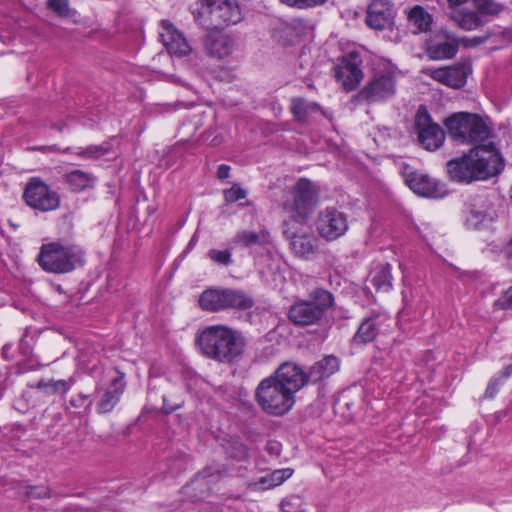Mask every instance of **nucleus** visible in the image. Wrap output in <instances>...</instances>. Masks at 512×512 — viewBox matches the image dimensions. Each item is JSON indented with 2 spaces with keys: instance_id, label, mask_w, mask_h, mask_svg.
I'll use <instances>...</instances> for the list:
<instances>
[{
  "instance_id": "nucleus-1",
  "label": "nucleus",
  "mask_w": 512,
  "mask_h": 512,
  "mask_svg": "<svg viewBox=\"0 0 512 512\" xmlns=\"http://www.w3.org/2000/svg\"><path fill=\"white\" fill-rule=\"evenodd\" d=\"M449 178L457 183H471L496 176L504 169V159L493 142L474 146L468 153L447 162Z\"/></svg>"
},
{
  "instance_id": "nucleus-2",
  "label": "nucleus",
  "mask_w": 512,
  "mask_h": 512,
  "mask_svg": "<svg viewBox=\"0 0 512 512\" xmlns=\"http://www.w3.org/2000/svg\"><path fill=\"white\" fill-rule=\"evenodd\" d=\"M196 342L206 357L224 364L238 362L246 348L242 333L226 325L206 327L197 335Z\"/></svg>"
},
{
  "instance_id": "nucleus-3",
  "label": "nucleus",
  "mask_w": 512,
  "mask_h": 512,
  "mask_svg": "<svg viewBox=\"0 0 512 512\" xmlns=\"http://www.w3.org/2000/svg\"><path fill=\"white\" fill-rule=\"evenodd\" d=\"M36 261L46 273L70 274L86 265V251L76 243L58 239L42 244Z\"/></svg>"
},
{
  "instance_id": "nucleus-4",
  "label": "nucleus",
  "mask_w": 512,
  "mask_h": 512,
  "mask_svg": "<svg viewBox=\"0 0 512 512\" xmlns=\"http://www.w3.org/2000/svg\"><path fill=\"white\" fill-rule=\"evenodd\" d=\"M335 303L334 295L324 289L315 288L307 300H297L287 313L291 323L300 327L321 325L326 320V314Z\"/></svg>"
},
{
  "instance_id": "nucleus-5",
  "label": "nucleus",
  "mask_w": 512,
  "mask_h": 512,
  "mask_svg": "<svg viewBox=\"0 0 512 512\" xmlns=\"http://www.w3.org/2000/svg\"><path fill=\"white\" fill-rule=\"evenodd\" d=\"M319 201L318 185L309 178H299L291 187L290 196L283 203V208L289 215L285 221L307 224L319 205Z\"/></svg>"
},
{
  "instance_id": "nucleus-6",
  "label": "nucleus",
  "mask_w": 512,
  "mask_h": 512,
  "mask_svg": "<svg viewBox=\"0 0 512 512\" xmlns=\"http://www.w3.org/2000/svg\"><path fill=\"white\" fill-rule=\"evenodd\" d=\"M192 14L207 29H223L242 18L237 0H199Z\"/></svg>"
},
{
  "instance_id": "nucleus-7",
  "label": "nucleus",
  "mask_w": 512,
  "mask_h": 512,
  "mask_svg": "<svg viewBox=\"0 0 512 512\" xmlns=\"http://www.w3.org/2000/svg\"><path fill=\"white\" fill-rule=\"evenodd\" d=\"M254 398L264 413L275 417L286 415L295 404V396L291 391L271 376L259 382Z\"/></svg>"
},
{
  "instance_id": "nucleus-8",
  "label": "nucleus",
  "mask_w": 512,
  "mask_h": 512,
  "mask_svg": "<svg viewBox=\"0 0 512 512\" xmlns=\"http://www.w3.org/2000/svg\"><path fill=\"white\" fill-rule=\"evenodd\" d=\"M201 310L217 313L227 310L246 311L255 305L254 299L245 291L225 287H209L199 296Z\"/></svg>"
},
{
  "instance_id": "nucleus-9",
  "label": "nucleus",
  "mask_w": 512,
  "mask_h": 512,
  "mask_svg": "<svg viewBox=\"0 0 512 512\" xmlns=\"http://www.w3.org/2000/svg\"><path fill=\"white\" fill-rule=\"evenodd\" d=\"M449 136L461 144H473L486 140L489 128L481 116L468 112L454 113L445 119Z\"/></svg>"
},
{
  "instance_id": "nucleus-10",
  "label": "nucleus",
  "mask_w": 512,
  "mask_h": 512,
  "mask_svg": "<svg viewBox=\"0 0 512 512\" xmlns=\"http://www.w3.org/2000/svg\"><path fill=\"white\" fill-rule=\"evenodd\" d=\"M492 198L486 193L467 197L463 205L462 216L468 229H485L498 218Z\"/></svg>"
},
{
  "instance_id": "nucleus-11",
  "label": "nucleus",
  "mask_w": 512,
  "mask_h": 512,
  "mask_svg": "<svg viewBox=\"0 0 512 512\" xmlns=\"http://www.w3.org/2000/svg\"><path fill=\"white\" fill-rule=\"evenodd\" d=\"M22 200L31 209L37 212H50L59 208L60 195L40 177L28 179Z\"/></svg>"
},
{
  "instance_id": "nucleus-12",
  "label": "nucleus",
  "mask_w": 512,
  "mask_h": 512,
  "mask_svg": "<svg viewBox=\"0 0 512 512\" xmlns=\"http://www.w3.org/2000/svg\"><path fill=\"white\" fill-rule=\"evenodd\" d=\"M227 474L228 470L223 464L207 465L181 488V494L191 502L203 500L210 494L211 486Z\"/></svg>"
},
{
  "instance_id": "nucleus-13",
  "label": "nucleus",
  "mask_w": 512,
  "mask_h": 512,
  "mask_svg": "<svg viewBox=\"0 0 512 512\" xmlns=\"http://www.w3.org/2000/svg\"><path fill=\"white\" fill-rule=\"evenodd\" d=\"M399 172L405 184L419 196L439 199L448 193L444 183L416 170L410 164L402 163Z\"/></svg>"
},
{
  "instance_id": "nucleus-14",
  "label": "nucleus",
  "mask_w": 512,
  "mask_h": 512,
  "mask_svg": "<svg viewBox=\"0 0 512 512\" xmlns=\"http://www.w3.org/2000/svg\"><path fill=\"white\" fill-rule=\"evenodd\" d=\"M396 79L389 70L376 71L366 85L355 95L358 102L367 104L384 102L394 96Z\"/></svg>"
},
{
  "instance_id": "nucleus-15",
  "label": "nucleus",
  "mask_w": 512,
  "mask_h": 512,
  "mask_svg": "<svg viewBox=\"0 0 512 512\" xmlns=\"http://www.w3.org/2000/svg\"><path fill=\"white\" fill-rule=\"evenodd\" d=\"M414 129L419 143L426 150L436 151L443 146L445 132L439 124L432 121L426 105H419L414 117Z\"/></svg>"
},
{
  "instance_id": "nucleus-16",
  "label": "nucleus",
  "mask_w": 512,
  "mask_h": 512,
  "mask_svg": "<svg viewBox=\"0 0 512 512\" xmlns=\"http://www.w3.org/2000/svg\"><path fill=\"white\" fill-rule=\"evenodd\" d=\"M362 63L361 53L353 50L342 56L334 66V77L346 92L354 91L361 83L364 77Z\"/></svg>"
},
{
  "instance_id": "nucleus-17",
  "label": "nucleus",
  "mask_w": 512,
  "mask_h": 512,
  "mask_svg": "<svg viewBox=\"0 0 512 512\" xmlns=\"http://www.w3.org/2000/svg\"><path fill=\"white\" fill-rule=\"evenodd\" d=\"M307 224L284 221L283 235L290 241L294 254L303 259H311L318 251L317 239L305 231Z\"/></svg>"
},
{
  "instance_id": "nucleus-18",
  "label": "nucleus",
  "mask_w": 512,
  "mask_h": 512,
  "mask_svg": "<svg viewBox=\"0 0 512 512\" xmlns=\"http://www.w3.org/2000/svg\"><path fill=\"white\" fill-rule=\"evenodd\" d=\"M316 231L318 235L328 241L342 237L348 230V218L344 212L334 207H326L317 216Z\"/></svg>"
},
{
  "instance_id": "nucleus-19",
  "label": "nucleus",
  "mask_w": 512,
  "mask_h": 512,
  "mask_svg": "<svg viewBox=\"0 0 512 512\" xmlns=\"http://www.w3.org/2000/svg\"><path fill=\"white\" fill-rule=\"evenodd\" d=\"M422 73L445 86L460 89L466 85L472 65L470 61H459L450 66L425 68Z\"/></svg>"
},
{
  "instance_id": "nucleus-20",
  "label": "nucleus",
  "mask_w": 512,
  "mask_h": 512,
  "mask_svg": "<svg viewBox=\"0 0 512 512\" xmlns=\"http://www.w3.org/2000/svg\"><path fill=\"white\" fill-rule=\"evenodd\" d=\"M459 50V38L448 31H439L425 42V54L430 60H449Z\"/></svg>"
},
{
  "instance_id": "nucleus-21",
  "label": "nucleus",
  "mask_w": 512,
  "mask_h": 512,
  "mask_svg": "<svg viewBox=\"0 0 512 512\" xmlns=\"http://www.w3.org/2000/svg\"><path fill=\"white\" fill-rule=\"evenodd\" d=\"M270 376L274 377L278 383H283L284 387L289 389L294 396L309 383L306 371L294 362L282 363Z\"/></svg>"
},
{
  "instance_id": "nucleus-22",
  "label": "nucleus",
  "mask_w": 512,
  "mask_h": 512,
  "mask_svg": "<svg viewBox=\"0 0 512 512\" xmlns=\"http://www.w3.org/2000/svg\"><path fill=\"white\" fill-rule=\"evenodd\" d=\"M159 36L169 54L183 57L191 52V47L185 37L169 20L161 21Z\"/></svg>"
},
{
  "instance_id": "nucleus-23",
  "label": "nucleus",
  "mask_w": 512,
  "mask_h": 512,
  "mask_svg": "<svg viewBox=\"0 0 512 512\" xmlns=\"http://www.w3.org/2000/svg\"><path fill=\"white\" fill-rule=\"evenodd\" d=\"M384 321L385 317L376 312L365 317L353 335V343L357 345H366L373 342L377 338Z\"/></svg>"
},
{
  "instance_id": "nucleus-24",
  "label": "nucleus",
  "mask_w": 512,
  "mask_h": 512,
  "mask_svg": "<svg viewBox=\"0 0 512 512\" xmlns=\"http://www.w3.org/2000/svg\"><path fill=\"white\" fill-rule=\"evenodd\" d=\"M393 18V9L387 0H373L368 6L366 23L371 28L383 30Z\"/></svg>"
},
{
  "instance_id": "nucleus-25",
  "label": "nucleus",
  "mask_w": 512,
  "mask_h": 512,
  "mask_svg": "<svg viewBox=\"0 0 512 512\" xmlns=\"http://www.w3.org/2000/svg\"><path fill=\"white\" fill-rule=\"evenodd\" d=\"M339 368V358L334 355H326L311 365L308 371H306L308 382L311 384L319 383L336 373Z\"/></svg>"
},
{
  "instance_id": "nucleus-26",
  "label": "nucleus",
  "mask_w": 512,
  "mask_h": 512,
  "mask_svg": "<svg viewBox=\"0 0 512 512\" xmlns=\"http://www.w3.org/2000/svg\"><path fill=\"white\" fill-rule=\"evenodd\" d=\"M124 375L114 378L110 386L105 390L102 398L97 403V412L99 414H106L111 412L120 401L121 395L125 390Z\"/></svg>"
},
{
  "instance_id": "nucleus-27",
  "label": "nucleus",
  "mask_w": 512,
  "mask_h": 512,
  "mask_svg": "<svg viewBox=\"0 0 512 512\" xmlns=\"http://www.w3.org/2000/svg\"><path fill=\"white\" fill-rule=\"evenodd\" d=\"M203 46L206 53L218 59H223L232 52V41L221 34L209 33L203 39Z\"/></svg>"
},
{
  "instance_id": "nucleus-28",
  "label": "nucleus",
  "mask_w": 512,
  "mask_h": 512,
  "mask_svg": "<svg viewBox=\"0 0 512 512\" xmlns=\"http://www.w3.org/2000/svg\"><path fill=\"white\" fill-rule=\"evenodd\" d=\"M370 282L378 293L393 289L392 265L388 262L376 265L370 273Z\"/></svg>"
},
{
  "instance_id": "nucleus-29",
  "label": "nucleus",
  "mask_w": 512,
  "mask_h": 512,
  "mask_svg": "<svg viewBox=\"0 0 512 512\" xmlns=\"http://www.w3.org/2000/svg\"><path fill=\"white\" fill-rule=\"evenodd\" d=\"M96 181V176L80 169H75L64 175V182L68 185L69 190L74 193H81L94 188Z\"/></svg>"
},
{
  "instance_id": "nucleus-30",
  "label": "nucleus",
  "mask_w": 512,
  "mask_h": 512,
  "mask_svg": "<svg viewBox=\"0 0 512 512\" xmlns=\"http://www.w3.org/2000/svg\"><path fill=\"white\" fill-rule=\"evenodd\" d=\"M324 111L317 102L307 101L302 97H294L291 100V113L298 122L305 123L310 115Z\"/></svg>"
},
{
  "instance_id": "nucleus-31",
  "label": "nucleus",
  "mask_w": 512,
  "mask_h": 512,
  "mask_svg": "<svg viewBox=\"0 0 512 512\" xmlns=\"http://www.w3.org/2000/svg\"><path fill=\"white\" fill-rule=\"evenodd\" d=\"M222 449L227 458L236 461H246L249 458L247 445L239 437L223 439Z\"/></svg>"
},
{
  "instance_id": "nucleus-32",
  "label": "nucleus",
  "mask_w": 512,
  "mask_h": 512,
  "mask_svg": "<svg viewBox=\"0 0 512 512\" xmlns=\"http://www.w3.org/2000/svg\"><path fill=\"white\" fill-rule=\"evenodd\" d=\"M408 21L416 30L414 33H422L430 30L432 25V16L421 6L413 7L408 13Z\"/></svg>"
},
{
  "instance_id": "nucleus-33",
  "label": "nucleus",
  "mask_w": 512,
  "mask_h": 512,
  "mask_svg": "<svg viewBox=\"0 0 512 512\" xmlns=\"http://www.w3.org/2000/svg\"><path fill=\"white\" fill-rule=\"evenodd\" d=\"M75 380L73 377L68 378L67 380H50L45 381L41 379L36 387L39 390H42L46 395H54V394H66L71 387L73 386Z\"/></svg>"
},
{
  "instance_id": "nucleus-34",
  "label": "nucleus",
  "mask_w": 512,
  "mask_h": 512,
  "mask_svg": "<svg viewBox=\"0 0 512 512\" xmlns=\"http://www.w3.org/2000/svg\"><path fill=\"white\" fill-rule=\"evenodd\" d=\"M93 400L90 394L78 393L68 401V409H73L74 414L88 415L91 411Z\"/></svg>"
},
{
  "instance_id": "nucleus-35",
  "label": "nucleus",
  "mask_w": 512,
  "mask_h": 512,
  "mask_svg": "<svg viewBox=\"0 0 512 512\" xmlns=\"http://www.w3.org/2000/svg\"><path fill=\"white\" fill-rule=\"evenodd\" d=\"M458 26L466 31L475 30L483 25L482 19L476 12L464 10L454 16Z\"/></svg>"
},
{
  "instance_id": "nucleus-36",
  "label": "nucleus",
  "mask_w": 512,
  "mask_h": 512,
  "mask_svg": "<svg viewBox=\"0 0 512 512\" xmlns=\"http://www.w3.org/2000/svg\"><path fill=\"white\" fill-rule=\"evenodd\" d=\"M235 242L247 248L262 245L265 243V234L254 231H243L236 235Z\"/></svg>"
},
{
  "instance_id": "nucleus-37",
  "label": "nucleus",
  "mask_w": 512,
  "mask_h": 512,
  "mask_svg": "<svg viewBox=\"0 0 512 512\" xmlns=\"http://www.w3.org/2000/svg\"><path fill=\"white\" fill-rule=\"evenodd\" d=\"M282 512H306L305 503L301 496L290 495L281 502Z\"/></svg>"
},
{
  "instance_id": "nucleus-38",
  "label": "nucleus",
  "mask_w": 512,
  "mask_h": 512,
  "mask_svg": "<svg viewBox=\"0 0 512 512\" xmlns=\"http://www.w3.org/2000/svg\"><path fill=\"white\" fill-rule=\"evenodd\" d=\"M208 257L216 264L221 266H230L233 263L232 249L226 248L224 250L210 249Z\"/></svg>"
},
{
  "instance_id": "nucleus-39",
  "label": "nucleus",
  "mask_w": 512,
  "mask_h": 512,
  "mask_svg": "<svg viewBox=\"0 0 512 512\" xmlns=\"http://www.w3.org/2000/svg\"><path fill=\"white\" fill-rule=\"evenodd\" d=\"M475 8L484 15H498L501 10L502 6L495 3L493 0H470Z\"/></svg>"
},
{
  "instance_id": "nucleus-40",
  "label": "nucleus",
  "mask_w": 512,
  "mask_h": 512,
  "mask_svg": "<svg viewBox=\"0 0 512 512\" xmlns=\"http://www.w3.org/2000/svg\"><path fill=\"white\" fill-rule=\"evenodd\" d=\"M223 196L227 204H232L246 198L247 191L239 183H234L229 189L223 191Z\"/></svg>"
},
{
  "instance_id": "nucleus-41",
  "label": "nucleus",
  "mask_w": 512,
  "mask_h": 512,
  "mask_svg": "<svg viewBox=\"0 0 512 512\" xmlns=\"http://www.w3.org/2000/svg\"><path fill=\"white\" fill-rule=\"evenodd\" d=\"M293 469L291 468H283V469H276L269 473L270 477V486L277 487L284 483L287 479H289L293 475Z\"/></svg>"
},
{
  "instance_id": "nucleus-42",
  "label": "nucleus",
  "mask_w": 512,
  "mask_h": 512,
  "mask_svg": "<svg viewBox=\"0 0 512 512\" xmlns=\"http://www.w3.org/2000/svg\"><path fill=\"white\" fill-rule=\"evenodd\" d=\"M504 383V378L498 373L497 375L493 376L486 387V390L484 392V398L485 399H493L498 391L500 386H502Z\"/></svg>"
},
{
  "instance_id": "nucleus-43",
  "label": "nucleus",
  "mask_w": 512,
  "mask_h": 512,
  "mask_svg": "<svg viewBox=\"0 0 512 512\" xmlns=\"http://www.w3.org/2000/svg\"><path fill=\"white\" fill-rule=\"evenodd\" d=\"M494 307L499 310L512 309V286L503 291L500 297L495 300Z\"/></svg>"
},
{
  "instance_id": "nucleus-44",
  "label": "nucleus",
  "mask_w": 512,
  "mask_h": 512,
  "mask_svg": "<svg viewBox=\"0 0 512 512\" xmlns=\"http://www.w3.org/2000/svg\"><path fill=\"white\" fill-rule=\"evenodd\" d=\"M25 494L31 499H41L50 497V490L44 485L27 486Z\"/></svg>"
},
{
  "instance_id": "nucleus-45",
  "label": "nucleus",
  "mask_w": 512,
  "mask_h": 512,
  "mask_svg": "<svg viewBox=\"0 0 512 512\" xmlns=\"http://www.w3.org/2000/svg\"><path fill=\"white\" fill-rule=\"evenodd\" d=\"M62 153H71V154H75L82 158L96 159L95 151H94V144L88 145L85 148L78 147L76 149H73L71 147H67L64 150H62Z\"/></svg>"
},
{
  "instance_id": "nucleus-46",
  "label": "nucleus",
  "mask_w": 512,
  "mask_h": 512,
  "mask_svg": "<svg viewBox=\"0 0 512 512\" xmlns=\"http://www.w3.org/2000/svg\"><path fill=\"white\" fill-rule=\"evenodd\" d=\"M490 36V33H486L483 36H474L471 38L464 37L459 39V44L461 43L464 47L467 48H474L485 43L490 38Z\"/></svg>"
},
{
  "instance_id": "nucleus-47",
  "label": "nucleus",
  "mask_w": 512,
  "mask_h": 512,
  "mask_svg": "<svg viewBox=\"0 0 512 512\" xmlns=\"http://www.w3.org/2000/svg\"><path fill=\"white\" fill-rule=\"evenodd\" d=\"M162 400H163V405H162V412L166 415H169L171 413H173L174 411L180 409L183 405H184V402L183 401H180V402H172L170 401V399L167 397V396H163L162 397Z\"/></svg>"
},
{
  "instance_id": "nucleus-48",
  "label": "nucleus",
  "mask_w": 512,
  "mask_h": 512,
  "mask_svg": "<svg viewBox=\"0 0 512 512\" xmlns=\"http://www.w3.org/2000/svg\"><path fill=\"white\" fill-rule=\"evenodd\" d=\"M114 138H111L107 141L102 142L99 145H94L95 157L99 159L102 156L109 154L112 151L113 144L112 141Z\"/></svg>"
},
{
  "instance_id": "nucleus-49",
  "label": "nucleus",
  "mask_w": 512,
  "mask_h": 512,
  "mask_svg": "<svg viewBox=\"0 0 512 512\" xmlns=\"http://www.w3.org/2000/svg\"><path fill=\"white\" fill-rule=\"evenodd\" d=\"M48 5L59 15H65L68 12L67 0H48Z\"/></svg>"
},
{
  "instance_id": "nucleus-50",
  "label": "nucleus",
  "mask_w": 512,
  "mask_h": 512,
  "mask_svg": "<svg viewBox=\"0 0 512 512\" xmlns=\"http://www.w3.org/2000/svg\"><path fill=\"white\" fill-rule=\"evenodd\" d=\"M270 477L269 475H265L260 477L257 481L251 483L249 487L252 490H268L274 488L273 486H270Z\"/></svg>"
},
{
  "instance_id": "nucleus-51",
  "label": "nucleus",
  "mask_w": 512,
  "mask_h": 512,
  "mask_svg": "<svg viewBox=\"0 0 512 512\" xmlns=\"http://www.w3.org/2000/svg\"><path fill=\"white\" fill-rule=\"evenodd\" d=\"M266 451L271 456L278 457L281 453V444L277 441H269L266 446Z\"/></svg>"
},
{
  "instance_id": "nucleus-52",
  "label": "nucleus",
  "mask_w": 512,
  "mask_h": 512,
  "mask_svg": "<svg viewBox=\"0 0 512 512\" xmlns=\"http://www.w3.org/2000/svg\"><path fill=\"white\" fill-rule=\"evenodd\" d=\"M230 170H231V167L227 164H221L219 165L218 169H217V178L219 180H224V179H227L230 175Z\"/></svg>"
},
{
  "instance_id": "nucleus-53",
  "label": "nucleus",
  "mask_w": 512,
  "mask_h": 512,
  "mask_svg": "<svg viewBox=\"0 0 512 512\" xmlns=\"http://www.w3.org/2000/svg\"><path fill=\"white\" fill-rule=\"evenodd\" d=\"M281 3L297 8V9H307L305 0H279Z\"/></svg>"
},
{
  "instance_id": "nucleus-54",
  "label": "nucleus",
  "mask_w": 512,
  "mask_h": 512,
  "mask_svg": "<svg viewBox=\"0 0 512 512\" xmlns=\"http://www.w3.org/2000/svg\"><path fill=\"white\" fill-rule=\"evenodd\" d=\"M59 512H97V511L93 508H84L79 505L71 504Z\"/></svg>"
},
{
  "instance_id": "nucleus-55",
  "label": "nucleus",
  "mask_w": 512,
  "mask_h": 512,
  "mask_svg": "<svg viewBox=\"0 0 512 512\" xmlns=\"http://www.w3.org/2000/svg\"><path fill=\"white\" fill-rule=\"evenodd\" d=\"M33 151H39L42 153H52V152H58L60 151V148L57 145H49V146H37L31 148Z\"/></svg>"
},
{
  "instance_id": "nucleus-56",
  "label": "nucleus",
  "mask_w": 512,
  "mask_h": 512,
  "mask_svg": "<svg viewBox=\"0 0 512 512\" xmlns=\"http://www.w3.org/2000/svg\"><path fill=\"white\" fill-rule=\"evenodd\" d=\"M510 360H511V363H509L508 365H506L500 372L499 374L504 378V379H507L509 378L510 376H512V355L510 356Z\"/></svg>"
},
{
  "instance_id": "nucleus-57",
  "label": "nucleus",
  "mask_w": 512,
  "mask_h": 512,
  "mask_svg": "<svg viewBox=\"0 0 512 512\" xmlns=\"http://www.w3.org/2000/svg\"><path fill=\"white\" fill-rule=\"evenodd\" d=\"M197 235L194 234L192 236V238L190 239L189 243L187 244L185 250L183 251L182 255L185 256L187 253H189L193 248L194 246L196 245L197 243Z\"/></svg>"
},
{
  "instance_id": "nucleus-58",
  "label": "nucleus",
  "mask_w": 512,
  "mask_h": 512,
  "mask_svg": "<svg viewBox=\"0 0 512 512\" xmlns=\"http://www.w3.org/2000/svg\"><path fill=\"white\" fill-rule=\"evenodd\" d=\"M328 0H305V3H306V7L307 9L308 8H314V7H317V6H320V5H323L327 2Z\"/></svg>"
},
{
  "instance_id": "nucleus-59",
  "label": "nucleus",
  "mask_w": 512,
  "mask_h": 512,
  "mask_svg": "<svg viewBox=\"0 0 512 512\" xmlns=\"http://www.w3.org/2000/svg\"><path fill=\"white\" fill-rule=\"evenodd\" d=\"M52 128L57 129L58 131H62L63 130V125L53 124Z\"/></svg>"
},
{
  "instance_id": "nucleus-60",
  "label": "nucleus",
  "mask_w": 512,
  "mask_h": 512,
  "mask_svg": "<svg viewBox=\"0 0 512 512\" xmlns=\"http://www.w3.org/2000/svg\"><path fill=\"white\" fill-rule=\"evenodd\" d=\"M3 353H7L6 346L2 348Z\"/></svg>"
},
{
  "instance_id": "nucleus-61",
  "label": "nucleus",
  "mask_w": 512,
  "mask_h": 512,
  "mask_svg": "<svg viewBox=\"0 0 512 512\" xmlns=\"http://www.w3.org/2000/svg\"><path fill=\"white\" fill-rule=\"evenodd\" d=\"M3 353H7L6 346L2 348Z\"/></svg>"
}]
</instances>
